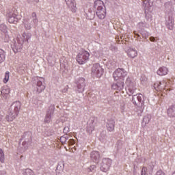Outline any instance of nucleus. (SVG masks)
Returning <instances> with one entry per match:
<instances>
[{"label": "nucleus", "instance_id": "1", "mask_svg": "<svg viewBox=\"0 0 175 175\" xmlns=\"http://www.w3.org/2000/svg\"><path fill=\"white\" fill-rule=\"evenodd\" d=\"M94 8L96 9V14L100 20L106 17V8L101 0H96L94 2Z\"/></svg>", "mask_w": 175, "mask_h": 175}, {"label": "nucleus", "instance_id": "2", "mask_svg": "<svg viewBox=\"0 0 175 175\" xmlns=\"http://www.w3.org/2000/svg\"><path fill=\"white\" fill-rule=\"evenodd\" d=\"M90 52L88 51H82L77 55V62L79 65H84L90 59Z\"/></svg>", "mask_w": 175, "mask_h": 175}, {"label": "nucleus", "instance_id": "3", "mask_svg": "<svg viewBox=\"0 0 175 175\" xmlns=\"http://www.w3.org/2000/svg\"><path fill=\"white\" fill-rule=\"evenodd\" d=\"M126 75H128V73L125 70L118 68L113 72V77L116 81L122 82L124 81V79L126 77Z\"/></svg>", "mask_w": 175, "mask_h": 175}, {"label": "nucleus", "instance_id": "4", "mask_svg": "<svg viewBox=\"0 0 175 175\" xmlns=\"http://www.w3.org/2000/svg\"><path fill=\"white\" fill-rule=\"evenodd\" d=\"M132 103L137 107H143L144 106V96L142 94L133 95L132 97Z\"/></svg>", "mask_w": 175, "mask_h": 175}, {"label": "nucleus", "instance_id": "5", "mask_svg": "<svg viewBox=\"0 0 175 175\" xmlns=\"http://www.w3.org/2000/svg\"><path fill=\"white\" fill-rule=\"evenodd\" d=\"M103 68L99 65V64H95L92 68V76L93 77H102L103 76Z\"/></svg>", "mask_w": 175, "mask_h": 175}, {"label": "nucleus", "instance_id": "6", "mask_svg": "<svg viewBox=\"0 0 175 175\" xmlns=\"http://www.w3.org/2000/svg\"><path fill=\"white\" fill-rule=\"evenodd\" d=\"M111 159L109 158L103 159L100 167V171L106 173V172L110 169V166H111Z\"/></svg>", "mask_w": 175, "mask_h": 175}, {"label": "nucleus", "instance_id": "7", "mask_svg": "<svg viewBox=\"0 0 175 175\" xmlns=\"http://www.w3.org/2000/svg\"><path fill=\"white\" fill-rule=\"evenodd\" d=\"M23 137H27L25 138V142L22 144V149H19V152L23 153L25 152L28 150V144L31 142V133H26L23 135Z\"/></svg>", "mask_w": 175, "mask_h": 175}, {"label": "nucleus", "instance_id": "8", "mask_svg": "<svg viewBox=\"0 0 175 175\" xmlns=\"http://www.w3.org/2000/svg\"><path fill=\"white\" fill-rule=\"evenodd\" d=\"M126 84L127 86V91L130 94L129 95L133 94L136 90V84L135 82H133L131 77H128L126 81Z\"/></svg>", "mask_w": 175, "mask_h": 175}, {"label": "nucleus", "instance_id": "9", "mask_svg": "<svg viewBox=\"0 0 175 175\" xmlns=\"http://www.w3.org/2000/svg\"><path fill=\"white\" fill-rule=\"evenodd\" d=\"M96 118H91L89 120V126L88 127V132L92 133L95 130V124H96Z\"/></svg>", "mask_w": 175, "mask_h": 175}, {"label": "nucleus", "instance_id": "10", "mask_svg": "<svg viewBox=\"0 0 175 175\" xmlns=\"http://www.w3.org/2000/svg\"><path fill=\"white\" fill-rule=\"evenodd\" d=\"M44 79L43 78L38 77L37 81V92L40 94L42 91H44L46 86L43 85V81Z\"/></svg>", "mask_w": 175, "mask_h": 175}, {"label": "nucleus", "instance_id": "11", "mask_svg": "<svg viewBox=\"0 0 175 175\" xmlns=\"http://www.w3.org/2000/svg\"><path fill=\"white\" fill-rule=\"evenodd\" d=\"M90 158L93 162L95 163H99V160L100 159V154L98 151H92L90 153Z\"/></svg>", "mask_w": 175, "mask_h": 175}, {"label": "nucleus", "instance_id": "12", "mask_svg": "<svg viewBox=\"0 0 175 175\" xmlns=\"http://www.w3.org/2000/svg\"><path fill=\"white\" fill-rule=\"evenodd\" d=\"M18 114V111L11 110L9 111L8 115L6 116L7 121H13L17 117Z\"/></svg>", "mask_w": 175, "mask_h": 175}, {"label": "nucleus", "instance_id": "13", "mask_svg": "<svg viewBox=\"0 0 175 175\" xmlns=\"http://www.w3.org/2000/svg\"><path fill=\"white\" fill-rule=\"evenodd\" d=\"M66 2V5H68V8L72 10L73 13H76V1L75 0H65Z\"/></svg>", "mask_w": 175, "mask_h": 175}, {"label": "nucleus", "instance_id": "14", "mask_svg": "<svg viewBox=\"0 0 175 175\" xmlns=\"http://www.w3.org/2000/svg\"><path fill=\"white\" fill-rule=\"evenodd\" d=\"M54 116V111L53 110H49L46 111V116L44 118L45 124H50L51 121V118Z\"/></svg>", "mask_w": 175, "mask_h": 175}, {"label": "nucleus", "instance_id": "15", "mask_svg": "<svg viewBox=\"0 0 175 175\" xmlns=\"http://www.w3.org/2000/svg\"><path fill=\"white\" fill-rule=\"evenodd\" d=\"M115 124L116 122H114V120H108L106 125L107 131H109V132H113V131H114Z\"/></svg>", "mask_w": 175, "mask_h": 175}, {"label": "nucleus", "instance_id": "16", "mask_svg": "<svg viewBox=\"0 0 175 175\" xmlns=\"http://www.w3.org/2000/svg\"><path fill=\"white\" fill-rule=\"evenodd\" d=\"M168 72H169V68L165 66H162L157 70V73L159 76H166Z\"/></svg>", "mask_w": 175, "mask_h": 175}, {"label": "nucleus", "instance_id": "17", "mask_svg": "<svg viewBox=\"0 0 175 175\" xmlns=\"http://www.w3.org/2000/svg\"><path fill=\"white\" fill-rule=\"evenodd\" d=\"M85 88V79L84 78H80L78 81L77 88L81 90V92L84 91V88Z\"/></svg>", "mask_w": 175, "mask_h": 175}, {"label": "nucleus", "instance_id": "18", "mask_svg": "<svg viewBox=\"0 0 175 175\" xmlns=\"http://www.w3.org/2000/svg\"><path fill=\"white\" fill-rule=\"evenodd\" d=\"M1 96L6 98L7 96H9V94H10V88H9L8 86H3L1 88Z\"/></svg>", "mask_w": 175, "mask_h": 175}, {"label": "nucleus", "instance_id": "19", "mask_svg": "<svg viewBox=\"0 0 175 175\" xmlns=\"http://www.w3.org/2000/svg\"><path fill=\"white\" fill-rule=\"evenodd\" d=\"M127 55L129 58H135V57H137V51H136V49H130L127 51Z\"/></svg>", "mask_w": 175, "mask_h": 175}, {"label": "nucleus", "instance_id": "20", "mask_svg": "<svg viewBox=\"0 0 175 175\" xmlns=\"http://www.w3.org/2000/svg\"><path fill=\"white\" fill-rule=\"evenodd\" d=\"M11 110H20L21 109V102L15 101L10 106Z\"/></svg>", "mask_w": 175, "mask_h": 175}, {"label": "nucleus", "instance_id": "21", "mask_svg": "<svg viewBox=\"0 0 175 175\" xmlns=\"http://www.w3.org/2000/svg\"><path fill=\"white\" fill-rule=\"evenodd\" d=\"M17 15L16 14H12L8 17V22L10 24H17Z\"/></svg>", "mask_w": 175, "mask_h": 175}, {"label": "nucleus", "instance_id": "22", "mask_svg": "<svg viewBox=\"0 0 175 175\" xmlns=\"http://www.w3.org/2000/svg\"><path fill=\"white\" fill-rule=\"evenodd\" d=\"M0 30H1L2 32H4V33H5V38H4V42H9V35L6 33L8 32V27H6V25H1Z\"/></svg>", "mask_w": 175, "mask_h": 175}, {"label": "nucleus", "instance_id": "23", "mask_svg": "<svg viewBox=\"0 0 175 175\" xmlns=\"http://www.w3.org/2000/svg\"><path fill=\"white\" fill-rule=\"evenodd\" d=\"M111 88L113 90H122V88H124V81H121V82H118L117 83L113 84L111 86Z\"/></svg>", "mask_w": 175, "mask_h": 175}, {"label": "nucleus", "instance_id": "24", "mask_svg": "<svg viewBox=\"0 0 175 175\" xmlns=\"http://www.w3.org/2000/svg\"><path fill=\"white\" fill-rule=\"evenodd\" d=\"M23 23L25 29H31V28H32V27L31 26V23H29V18H25Z\"/></svg>", "mask_w": 175, "mask_h": 175}, {"label": "nucleus", "instance_id": "25", "mask_svg": "<svg viewBox=\"0 0 175 175\" xmlns=\"http://www.w3.org/2000/svg\"><path fill=\"white\" fill-rule=\"evenodd\" d=\"M5 58L6 53H5V51L0 49V64H2V62H5Z\"/></svg>", "mask_w": 175, "mask_h": 175}, {"label": "nucleus", "instance_id": "26", "mask_svg": "<svg viewBox=\"0 0 175 175\" xmlns=\"http://www.w3.org/2000/svg\"><path fill=\"white\" fill-rule=\"evenodd\" d=\"M151 120V115H147L143 118L142 124H144V125L148 124L150 121Z\"/></svg>", "mask_w": 175, "mask_h": 175}, {"label": "nucleus", "instance_id": "27", "mask_svg": "<svg viewBox=\"0 0 175 175\" xmlns=\"http://www.w3.org/2000/svg\"><path fill=\"white\" fill-rule=\"evenodd\" d=\"M0 162L1 163H5V153L1 148H0Z\"/></svg>", "mask_w": 175, "mask_h": 175}, {"label": "nucleus", "instance_id": "28", "mask_svg": "<svg viewBox=\"0 0 175 175\" xmlns=\"http://www.w3.org/2000/svg\"><path fill=\"white\" fill-rule=\"evenodd\" d=\"M10 77V72L9 71L5 72V77L3 80V83L6 84L9 81V78Z\"/></svg>", "mask_w": 175, "mask_h": 175}, {"label": "nucleus", "instance_id": "29", "mask_svg": "<svg viewBox=\"0 0 175 175\" xmlns=\"http://www.w3.org/2000/svg\"><path fill=\"white\" fill-rule=\"evenodd\" d=\"M23 175H33V172L31 170L27 169L24 172Z\"/></svg>", "mask_w": 175, "mask_h": 175}, {"label": "nucleus", "instance_id": "30", "mask_svg": "<svg viewBox=\"0 0 175 175\" xmlns=\"http://www.w3.org/2000/svg\"><path fill=\"white\" fill-rule=\"evenodd\" d=\"M142 36L144 39H147L148 36H150V33L147 32L146 31H142Z\"/></svg>", "mask_w": 175, "mask_h": 175}, {"label": "nucleus", "instance_id": "31", "mask_svg": "<svg viewBox=\"0 0 175 175\" xmlns=\"http://www.w3.org/2000/svg\"><path fill=\"white\" fill-rule=\"evenodd\" d=\"M96 169V165H92L90 166V167L88 169V171L90 173L91 172H95Z\"/></svg>", "mask_w": 175, "mask_h": 175}, {"label": "nucleus", "instance_id": "32", "mask_svg": "<svg viewBox=\"0 0 175 175\" xmlns=\"http://www.w3.org/2000/svg\"><path fill=\"white\" fill-rule=\"evenodd\" d=\"M167 113L169 117H175V111L168 110V111H167Z\"/></svg>", "mask_w": 175, "mask_h": 175}, {"label": "nucleus", "instance_id": "33", "mask_svg": "<svg viewBox=\"0 0 175 175\" xmlns=\"http://www.w3.org/2000/svg\"><path fill=\"white\" fill-rule=\"evenodd\" d=\"M148 170V169H147V167H142L141 171V175H147Z\"/></svg>", "mask_w": 175, "mask_h": 175}, {"label": "nucleus", "instance_id": "34", "mask_svg": "<svg viewBox=\"0 0 175 175\" xmlns=\"http://www.w3.org/2000/svg\"><path fill=\"white\" fill-rule=\"evenodd\" d=\"M59 140H60L62 144H66V139H65V137H64V136L60 137Z\"/></svg>", "mask_w": 175, "mask_h": 175}, {"label": "nucleus", "instance_id": "35", "mask_svg": "<svg viewBox=\"0 0 175 175\" xmlns=\"http://www.w3.org/2000/svg\"><path fill=\"white\" fill-rule=\"evenodd\" d=\"M162 85V83L159 82V84L158 85V88L159 90V91H163V90H165V87L161 86Z\"/></svg>", "mask_w": 175, "mask_h": 175}, {"label": "nucleus", "instance_id": "36", "mask_svg": "<svg viewBox=\"0 0 175 175\" xmlns=\"http://www.w3.org/2000/svg\"><path fill=\"white\" fill-rule=\"evenodd\" d=\"M75 139H69V141L68 142V146H73V144H75Z\"/></svg>", "mask_w": 175, "mask_h": 175}, {"label": "nucleus", "instance_id": "37", "mask_svg": "<svg viewBox=\"0 0 175 175\" xmlns=\"http://www.w3.org/2000/svg\"><path fill=\"white\" fill-rule=\"evenodd\" d=\"M155 175H165V172L160 170L156 172Z\"/></svg>", "mask_w": 175, "mask_h": 175}, {"label": "nucleus", "instance_id": "38", "mask_svg": "<svg viewBox=\"0 0 175 175\" xmlns=\"http://www.w3.org/2000/svg\"><path fill=\"white\" fill-rule=\"evenodd\" d=\"M68 132H69V127L68 126L64 127V133L68 134Z\"/></svg>", "mask_w": 175, "mask_h": 175}, {"label": "nucleus", "instance_id": "39", "mask_svg": "<svg viewBox=\"0 0 175 175\" xmlns=\"http://www.w3.org/2000/svg\"><path fill=\"white\" fill-rule=\"evenodd\" d=\"M33 24H35V25H38V18H33Z\"/></svg>", "mask_w": 175, "mask_h": 175}, {"label": "nucleus", "instance_id": "40", "mask_svg": "<svg viewBox=\"0 0 175 175\" xmlns=\"http://www.w3.org/2000/svg\"><path fill=\"white\" fill-rule=\"evenodd\" d=\"M133 33L134 35H135L134 38H136V36H137V39H139V38H140V35L137 33L136 31H133Z\"/></svg>", "mask_w": 175, "mask_h": 175}, {"label": "nucleus", "instance_id": "41", "mask_svg": "<svg viewBox=\"0 0 175 175\" xmlns=\"http://www.w3.org/2000/svg\"><path fill=\"white\" fill-rule=\"evenodd\" d=\"M31 17H32V18H37V16H36V13L33 12V13L31 14Z\"/></svg>", "mask_w": 175, "mask_h": 175}, {"label": "nucleus", "instance_id": "42", "mask_svg": "<svg viewBox=\"0 0 175 175\" xmlns=\"http://www.w3.org/2000/svg\"><path fill=\"white\" fill-rule=\"evenodd\" d=\"M63 137L66 139V142L69 139V135H68V134L64 135Z\"/></svg>", "mask_w": 175, "mask_h": 175}, {"label": "nucleus", "instance_id": "43", "mask_svg": "<svg viewBox=\"0 0 175 175\" xmlns=\"http://www.w3.org/2000/svg\"><path fill=\"white\" fill-rule=\"evenodd\" d=\"M0 175H6V171L5 170L0 171Z\"/></svg>", "mask_w": 175, "mask_h": 175}, {"label": "nucleus", "instance_id": "44", "mask_svg": "<svg viewBox=\"0 0 175 175\" xmlns=\"http://www.w3.org/2000/svg\"><path fill=\"white\" fill-rule=\"evenodd\" d=\"M50 129H49V128H47L46 129V133H47V135H51V131H50Z\"/></svg>", "mask_w": 175, "mask_h": 175}, {"label": "nucleus", "instance_id": "45", "mask_svg": "<svg viewBox=\"0 0 175 175\" xmlns=\"http://www.w3.org/2000/svg\"><path fill=\"white\" fill-rule=\"evenodd\" d=\"M150 42H155V38L153 36H152L150 38Z\"/></svg>", "mask_w": 175, "mask_h": 175}, {"label": "nucleus", "instance_id": "46", "mask_svg": "<svg viewBox=\"0 0 175 175\" xmlns=\"http://www.w3.org/2000/svg\"><path fill=\"white\" fill-rule=\"evenodd\" d=\"M169 29H173V23H171V26L168 27Z\"/></svg>", "mask_w": 175, "mask_h": 175}, {"label": "nucleus", "instance_id": "47", "mask_svg": "<svg viewBox=\"0 0 175 175\" xmlns=\"http://www.w3.org/2000/svg\"><path fill=\"white\" fill-rule=\"evenodd\" d=\"M167 5H170V2H167V3L165 4V6H167Z\"/></svg>", "mask_w": 175, "mask_h": 175}, {"label": "nucleus", "instance_id": "48", "mask_svg": "<svg viewBox=\"0 0 175 175\" xmlns=\"http://www.w3.org/2000/svg\"><path fill=\"white\" fill-rule=\"evenodd\" d=\"M62 166L60 165V167H62V169H64V163H61Z\"/></svg>", "mask_w": 175, "mask_h": 175}, {"label": "nucleus", "instance_id": "49", "mask_svg": "<svg viewBox=\"0 0 175 175\" xmlns=\"http://www.w3.org/2000/svg\"><path fill=\"white\" fill-rule=\"evenodd\" d=\"M0 121H2V116H0Z\"/></svg>", "mask_w": 175, "mask_h": 175}, {"label": "nucleus", "instance_id": "50", "mask_svg": "<svg viewBox=\"0 0 175 175\" xmlns=\"http://www.w3.org/2000/svg\"><path fill=\"white\" fill-rule=\"evenodd\" d=\"M24 158V156H21V159H23Z\"/></svg>", "mask_w": 175, "mask_h": 175}, {"label": "nucleus", "instance_id": "51", "mask_svg": "<svg viewBox=\"0 0 175 175\" xmlns=\"http://www.w3.org/2000/svg\"><path fill=\"white\" fill-rule=\"evenodd\" d=\"M59 166H60V164H58V165H57V169H58V167H59Z\"/></svg>", "mask_w": 175, "mask_h": 175}, {"label": "nucleus", "instance_id": "52", "mask_svg": "<svg viewBox=\"0 0 175 175\" xmlns=\"http://www.w3.org/2000/svg\"><path fill=\"white\" fill-rule=\"evenodd\" d=\"M172 175H175V172H174V173H172Z\"/></svg>", "mask_w": 175, "mask_h": 175}]
</instances>
